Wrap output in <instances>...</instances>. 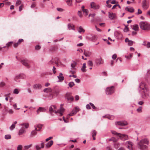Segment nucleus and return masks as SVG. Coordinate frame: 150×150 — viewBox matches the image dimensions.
I'll return each instance as SVG.
<instances>
[{
	"instance_id": "obj_1",
	"label": "nucleus",
	"mask_w": 150,
	"mask_h": 150,
	"mask_svg": "<svg viewBox=\"0 0 150 150\" xmlns=\"http://www.w3.org/2000/svg\"><path fill=\"white\" fill-rule=\"evenodd\" d=\"M149 141L147 139H144L141 140L138 143V146L139 149L141 150H147L148 147L144 145L146 144L148 145Z\"/></svg>"
},
{
	"instance_id": "obj_2",
	"label": "nucleus",
	"mask_w": 150,
	"mask_h": 150,
	"mask_svg": "<svg viewBox=\"0 0 150 150\" xmlns=\"http://www.w3.org/2000/svg\"><path fill=\"white\" fill-rule=\"evenodd\" d=\"M111 132L113 134L118 137L120 139L122 140L125 141L127 140L128 139V136L126 134L117 133L116 131L113 130L111 131Z\"/></svg>"
},
{
	"instance_id": "obj_3",
	"label": "nucleus",
	"mask_w": 150,
	"mask_h": 150,
	"mask_svg": "<svg viewBox=\"0 0 150 150\" xmlns=\"http://www.w3.org/2000/svg\"><path fill=\"white\" fill-rule=\"evenodd\" d=\"M60 91V90L59 89H55L53 91H52V92L50 93L49 98L50 99H51L53 98L56 97L59 94Z\"/></svg>"
},
{
	"instance_id": "obj_4",
	"label": "nucleus",
	"mask_w": 150,
	"mask_h": 150,
	"mask_svg": "<svg viewBox=\"0 0 150 150\" xmlns=\"http://www.w3.org/2000/svg\"><path fill=\"white\" fill-rule=\"evenodd\" d=\"M140 28L143 30H148L149 28V25L146 22H141L139 23Z\"/></svg>"
},
{
	"instance_id": "obj_5",
	"label": "nucleus",
	"mask_w": 150,
	"mask_h": 150,
	"mask_svg": "<svg viewBox=\"0 0 150 150\" xmlns=\"http://www.w3.org/2000/svg\"><path fill=\"white\" fill-rule=\"evenodd\" d=\"M142 92V97L143 98H147L149 96V91L148 88H147L141 91Z\"/></svg>"
},
{
	"instance_id": "obj_6",
	"label": "nucleus",
	"mask_w": 150,
	"mask_h": 150,
	"mask_svg": "<svg viewBox=\"0 0 150 150\" xmlns=\"http://www.w3.org/2000/svg\"><path fill=\"white\" fill-rule=\"evenodd\" d=\"M79 109L77 107L75 108L71 111V112L67 116V117L74 115L79 111Z\"/></svg>"
},
{
	"instance_id": "obj_7",
	"label": "nucleus",
	"mask_w": 150,
	"mask_h": 150,
	"mask_svg": "<svg viewBox=\"0 0 150 150\" xmlns=\"http://www.w3.org/2000/svg\"><path fill=\"white\" fill-rule=\"evenodd\" d=\"M90 6L91 8L95 10L98 9L100 8V6L99 5L96 4L93 2L91 3Z\"/></svg>"
},
{
	"instance_id": "obj_8",
	"label": "nucleus",
	"mask_w": 150,
	"mask_h": 150,
	"mask_svg": "<svg viewBox=\"0 0 150 150\" xmlns=\"http://www.w3.org/2000/svg\"><path fill=\"white\" fill-rule=\"evenodd\" d=\"M65 97L66 99L69 102L72 101L74 100L73 97L71 96V94L70 93H67Z\"/></svg>"
},
{
	"instance_id": "obj_9",
	"label": "nucleus",
	"mask_w": 150,
	"mask_h": 150,
	"mask_svg": "<svg viewBox=\"0 0 150 150\" xmlns=\"http://www.w3.org/2000/svg\"><path fill=\"white\" fill-rule=\"evenodd\" d=\"M114 92V87L112 86L106 89V93L107 94H111Z\"/></svg>"
},
{
	"instance_id": "obj_10",
	"label": "nucleus",
	"mask_w": 150,
	"mask_h": 150,
	"mask_svg": "<svg viewBox=\"0 0 150 150\" xmlns=\"http://www.w3.org/2000/svg\"><path fill=\"white\" fill-rule=\"evenodd\" d=\"M63 104H61L60 105V110H58L56 111H55V113L57 114V113H59L60 114V115L62 116L63 115V112L64 111V108H63Z\"/></svg>"
},
{
	"instance_id": "obj_11",
	"label": "nucleus",
	"mask_w": 150,
	"mask_h": 150,
	"mask_svg": "<svg viewBox=\"0 0 150 150\" xmlns=\"http://www.w3.org/2000/svg\"><path fill=\"white\" fill-rule=\"evenodd\" d=\"M125 145L127 148L129 150H133V143L131 142L127 141L126 142Z\"/></svg>"
},
{
	"instance_id": "obj_12",
	"label": "nucleus",
	"mask_w": 150,
	"mask_h": 150,
	"mask_svg": "<svg viewBox=\"0 0 150 150\" xmlns=\"http://www.w3.org/2000/svg\"><path fill=\"white\" fill-rule=\"evenodd\" d=\"M142 7L145 9H147L149 7V5L146 0H143L142 3Z\"/></svg>"
},
{
	"instance_id": "obj_13",
	"label": "nucleus",
	"mask_w": 150,
	"mask_h": 150,
	"mask_svg": "<svg viewBox=\"0 0 150 150\" xmlns=\"http://www.w3.org/2000/svg\"><path fill=\"white\" fill-rule=\"evenodd\" d=\"M96 63L97 65H99L103 63V61L101 57L96 59L95 60Z\"/></svg>"
},
{
	"instance_id": "obj_14",
	"label": "nucleus",
	"mask_w": 150,
	"mask_h": 150,
	"mask_svg": "<svg viewBox=\"0 0 150 150\" xmlns=\"http://www.w3.org/2000/svg\"><path fill=\"white\" fill-rule=\"evenodd\" d=\"M21 62L22 64L26 67L28 68H29L30 67V66L28 64L29 62L28 60H21Z\"/></svg>"
},
{
	"instance_id": "obj_15",
	"label": "nucleus",
	"mask_w": 150,
	"mask_h": 150,
	"mask_svg": "<svg viewBox=\"0 0 150 150\" xmlns=\"http://www.w3.org/2000/svg\"><path fill=\"white\" fill-rule=\"evenodd\" d=\"M139 87L141 91L144 89L148 88L147 85L144 82H142L140 84Z\"/></svg>"
},
{
	"instance_id": "obj_16",
	"label": "nucleus",
	"mask_w": 150,
	"mask_h": 150,
	"mask_svg": "<svg viewBox=\"0 0 150 150\" xmlns=\"http://www.w3.org/2000/svg\"><path fill=\"white\" fill-rule=\"evenodd\" d=\"M109 18L110 20L115 19L116 17V14L112 12H109Z\"/></svg>"
},
{
	"instance_id": "obj_17",
	"label": "nucleus",
	"mask_w": 150,
	"mask_h": 150,
	"mask_svg": "<svg viewBox=\"0 0 150 150\" xmlns=\"http://www.w3.org/2000/svg\"><path fill=\"white\" fill-rule=\"evenodd\" d=\"M127 124V122L126 121H118L115 122V124L117 125H118L122 126H124Z\"/></svg>"
},
{
	"instance_id": "obj_18",
	"label": "nucleus",
	"mask_w": 150,
	"mask_h": 150,
	"mask_svg": "<svg viewBox=\"0 0 150 150\" xmlns=\"http://www.w3.org/2000/svg\"><path fill=\"white\" fill-rule=\"evenodd\" d=\"M23 41L24 40L23 39H19L17 42L13 44L14 47L15 48H17L18 47V45H20L21 42H23Z\"/></svg>"
},
{
	"instance_id": "obj_19",
	"label": "nucleus",
	"mask_w": 150,
	"mask_h": 150,
	"mask_svg": "<svg viewBox=\"0 0 150 150\" xmlns=\"http://www.w3.org/2000/svg\"><path fill=\"white\" fill-rule=\"evenodd\" d=\"M43 125L38 124L35 125L34 127L35 128V130H37V131H39L42 128V127H43Z\"/></svg>"
},
{
	"instance_id": "obj_20",
	"label": "nucleus",
	"mask_w": 150,
	"mask_h": 150,
	"mask_svg": "<svg viewBox=\"0 0 150 150\" xmlns=\"http://www.w3.org/2000/svg\"><path fill=\"white\" fill-rule=\"evenodd\" d=\"M42 86L40 84H36L33 85V88L35 89H40L42 88Z\"/></svg>"
},
{
	"instance_id": "obj_21",
	"label": "nucleus",
	"mask_w": 150,
	"mask_h": 150,
	"mask_svg": "<svg viewBox=\"0 0 150 150\" xmlns=\"http://www.w3.org/2000/svg\"><path fill=\"white\" fill-rule=\"evenodd\" d=\"M46 109L42 107H39L38 109L37 110V112L38 114H39L40 112H45L46 111Z\"/></svg>"
},
{
	"instance_id": "obj_22",
	"label": "nucleus",
	"mask_w": 150,
	"mask_h": 150,
	"mask_svg": "<svg viewBox=\"0 0 150 150\" xmlns=\"http://www.w3.org/2000/svg\"><path fill=\"white\" fill-rule=\"evenodd\" d=\"M84 54L86 57H89L91 54V52L85 50H84Z\"/></svg>"
},
{
	"instance_id": "obj_23",
	"label": "nucleus",
	"mask_w": 150,
	"mask_h": 150,
	"mask_svg": "<svg viewBox=\"0 0 150 150\" xmlns=\"http://www.w3.org/2000/svg\"><path fill=\"white\" fill-rule=\"evenodd\" d=\"M53 141H50L46 144V147L47 148H49L53 144Z\"/></svg>"
},
{
	"instance_id": "obj_24",
	"label": "nucleus",
	"mask_w": 150,
	"mask_h": 150,
	"mask_svg": "<svg viewBox=\"0 0 150 150\" xmlns=\"http://www.w3.org/2000/svg\"><path fill=\"white\" fill-rule=\"evenodd\" d=\"M125 10L131 13H133L134 11V9L132 7H126Z\"/></svg>"
},
{
	"instance_id": "obj_25",
	"label": "nucleus",
	"mask_w": 150,
	"mask_h": 150,
	"mask_svg": "<svg viewBox=\"0 0 150 150\" xmlns=\"http://www.w3.org/2000/svg\"><path fill=\"white\" fill-rule=\"evenodd\" d=\"M97 134V132L95 130H93L92 132V135L93 140L96 139L95 136Z\"/></svg>"
},
{
	"instance_id": "obj_26",
	"label": "nucleus",
	"mask_w": 150,
	"mask_h": 150,
	"mask_svg": "<svg viewBox=\"0 0 150 150\" xmlns=\"http://www.w3.org/2000/svg\"><path fill=\"white\" fill-rule=\"evenodd\" d=\"M57 77L60 81H62L64 80V77L62 73H60L59 76Z\"/></svg>"
},
{
	"instance_id": "obj_27",
	"label": "nucleus",
	"mask_w": 150,
	"mask_h": 150,
	"mask_svg": "<svg viewBox=\"0 0 150 150\" xmlns=\"http://www.w3.org/2000/svg\"><path fill=\"white\" fill-rule=\"evenodd\" d=\"M78 32L79 33H83L85 32V30L81 26H80L79 27L78 29Z\"/></svg>"
},
{
	"instance_id": "obj_28",
	"label": "nucleus",
	"mask_w": 150,
	"mask_h": 150,
	"mask_svg": "<svg viewBox=\"0 0 150 150\" xmlns=\"http://www.w3.org/2000/svg\"><path fill=\"white\" fill-rule=\"evenodd\" d=\"M81 9L83 13H85L86 15H88V11L87 9L84 8V6H83L81 7Z\"/></svg>"
},
{
	"instance_id": "obj_29",
	"label": "nucleus",
	"mask_w": 150,
	"mask_h": 150,
	"mask_svg": "<svg viewBox=\"0 0 150 150\" xmlns=\"http://www.w3.org/2000/svg\"><path fill=\"white\" fill-rule=\"evenodd\" d=\"M43 91L47 93H51L52 92V90L51 88H48L44 89Z\"/></svg>"
},
{
	"instance_id": "obj_30",
	"label": "nucleus",
	"mask_w": 150,
	"mask_h": 150,
	"mask_svg": "<svg viewBox=\"0 0 150 150\" xmlns=\"http://www.w3.org/2000/svg\"><path fill=\"white\" fill-rule=\"evenodd\" d=\"M17 122L16 121H15L13 124L10 127V129L11 130H13L14 128H15V125L17 123Z\"/></svg>"
},
{
	"instance_id": "obj_31",
	"label": "nucleus",
	"mask_w": 150,
	"mask_h": 150,
	"mask_svg": "<svg viewBox=\"0 0 150 150\" xmlns=\"http://www.w3.org/2000/svg\"><path fill=\"white\" fill-rule=\"evenodd\" d=\"M68 28L69 30L71 29L74 30V26L73 24H69L68 25Z\"/></svg>"
},
{
	"instance_id": "obj_32",
	"label": "nucleus",
	"mask_w": 150,
	"mask_h": 150,
	"mask_svg": "<svg viewBox=\"0 0 150 150\" xmlns=\"http://www.w3.org/2000/svg\"><path fill=\"white\" fill-rule=\"evenodd\" d=\"M21 79L20 76L19 74H18L14 78V80L16 81H19V80Z\"/></svg>"
},
{
	"instance_id": "obj_33",
	"label": "nucleus",
	"mask_w": 150,
	"mask_h": 150,
	"mask_svg": "<svg viewBox=\"0 0 150 150\" xmlns=\"http://www.w3.org/2000/svg\"><path fill=\"white\" fill-rule=\"evenodd\" d=\"M13 42H9L6 44V46L4 47L3 48H5L6 47L8 48L9 47H10L13 44Z\"/></svg>"
},
{
	"instance_id": "obj_34",
	"label": "nucleus",
	"mask_w": 150,
	"mask_h": 150,
	"mask_svg": "<svg viewBox=\"0 0 150 150\" xmlns=\"http://www.w3.org/2000/svg\"><path fill=\"white\" fill-rule=\"evenodd\" d=\"M86 68V63H84L83 64V66L82 68H81V70L82 71L85 72H86V69H85Z\"/></svg>"
},
{
	"instance_id": "obj_35",
	"label": "nucleus",
	"mask_w": 150,
	"mask_h": 150,
	"mask_svg": "<svg viewBox=\"0 0 150 150\" xmlns=\"http://www.w3.org/2000/svg\"><path fill=\"white\" fill-rule=\"evenodd\" d=\"M132 29L135 31L138 30H139L138 25H133Z\"/></svg>"
},
{
	"instance_id": "obj_36",
	"label": "nucleus",
	"mask_w": 150,
	"mask_h": 150,
	"mask_svg": "<svg viewBox=\"0 0 150 150\" xmlns=\"http://www.w3.org/2000/svg\"><path fill=\"white\" fill-rule=\"evenodd\" d=\"M24 129L23 127H22L19 130V134L20 135L24 133Z\"/></svg>"
},
{
	"instance_id": "obj_37",
	"label": "nucleus",
	"mask_w": 150,
	"mask_h": 150,
	"mask_svg": "<svg viewBox=\"0 0 150 150\" xmlns=\"http://www.w3.org/2000/svg\"><path fill=\"white\" fill-rule=\"evenodd\" d=\"M142 106L139 107L136 110L138 113H141L142 112Z\"/></svg>"
},
{
	"instance_id": "obj_38",
	"label": "nucleus",
	"mask_w": 150,
	"mask_h": 150,
	"mask_svg": "<svg viewBox=\"0 0 150 150\" xmlns=\"http://www.w3.org/2000/svg\"><path fill=\"white\" fill-rule=\"evenodd\" d=\"M36 131H37V130H36L35 129V130L33 131L31 133V135L32 136H34L37 133V132Z\"/></svg>"
},
{
	"instance_id": "obj_39",
	"label": "nucleus",
	"mask_w": 150,
	"mask_h": 150,
	"mask_svg": "<svg viewBox=\"0 0 150 150\" xmlns=\"http://www.w3.org/2000/svg\"><path fill=\"white\" fill-rule=\"evenodd\" d=\"M111 1V0H108L106 1L107 6L108 8H110L111 7V5L109 4V3Z\"/></svg>"
},
{
	"instance_id": "obj_40",
	"label": "nucleus",
	"mask_w": 150,
	"mask_h": 150,
	"mask_svg": "<svg viewBox=\"0 0 150 150\" xmlns=\"http://www.w3.org/2000/svg\"><path fill=\"white\" fill-rule=\"evenodd\" d=\"M49 111L50 113H52L53 112H54L55 110H54L52 106H51L49 108Z\"/></svg>"
},
{
	"instance_id": "obj_41",
	"label": "nucleus",
	"mask_w": 150,
	"mask_h": 150,
	"mask_svg": "<svg viewBox=\"0 0 150 150\" xmlns=\"http://www.w3.org/2000/svg\"><path fill=\"white\" fill-rule=\"evenodd\" d=\"M67 2L69 6H71L72 4V0H67Z\"/></svg>"
},
{
	"instance_id": "obj_42",
	"label": "nucleus",
	"mask_w": 150,
	"mask_h": 150,
	"mask_svg": "<svg viewBox=\"0 0 150 150\" xmlns=\"http://www.w3.org/2000/svg\"><path fill=\"white\" fill-rule=\"evenodd\" d=\"M109 141H112L114 142H116L117 141V139L114 137H112L109 139Z\"/></svg>"
},
{
	"instance_id": "obj_43",
	"label": "nucleus",
	"mask_w": 150,
	"mask_h": 150,
	"mask_svg": "<svg viewBox=\"0 0 150 150\" xmlns=\"http://www.w3.org/2000/svg\"><path fill=\"white\" fill-rule=\"evenodd\" d=\"M120 146V144L119 143L116 142L114 144V146L115 148H118Z\"/></svg>"
},
{
	"instance_id": "obj_44",
	"label": "nucleus",
	"mask_w": 150,
	"mask_h": 150,
	"mask_svg": "<svg viewBox=\"0 0 150 150\" xmlns=\"http://www.w3.org/2000/svg\"><path fill=\"white\" fill-rule=\"evenodd\" d=\"M74 83L73 82H70L68 84V85L70 87H72L73 86H74Z\"/></svg>"
},
{
	"instance_id": "obj_45",
	"label": "nucleus",
	"mask_w": 150,
	"mask_h": 150,
	"mask_svg": "<svg viewBox=\"0 0 150 150\" xmlns=\"http://www.w3.org/2000/svg\"><path fill=\"white\" fill-rule=\"evenodd\" d=\"M20 77L21 79H25L26 78V76L25 75L23 74H19Z\"/></svg>"
},
{
	"instance_id": "obj_46",
	"label": "nucleus",
	"mask_w": 150,
	"mask_h": 150,
	"mask_svg": "<svg viewBox=\"0 0 150 150\" xmlns=\"http://www.w3.org/2000/svg\"><path fill=\"white\" fill-rule=\"evenodd\" d=\"M19 93L18 90L17 88L15 89L13 91V93L16 94H18Z\"/></svg>"
},
{
	"instance_id": "obj_47",
	"label": "nucleus",
	"mask_w": 150,
	"mask_h": 150,
	"mask_svg": "<svg viewBox=\"0 0 150 150\" xmlns=\"http://www.w3.org/2000/svg\"><path fill=\"white\" fill-rule=\"evenodd\" d=\"M88 64L89 66L91 67H92L93 66L92 62L91 61H89L88 62Z\"/></svg>"
},
{
	"instance_id": "obj_48",
	"label": "nucleus",
	"mask_w": 150,
	"mask_h": 150,
	"mask_svg": "<svg viewBox=\"0 0 150 150\" xmlns=\"http://www.w3.org/2000/svg\"><path fill=\"white\" fill-rule=\"evenodd\" d=\"M5 138L7 139H9L11 138V136L10 135H6L5 136Z\"/></svg>"
},
{
	"instance_id": "obj_49",
	"label": "nucleus",
	"mask_w": 150,
	"mask_h": 150,
	"mask_svg": "<svg viewBox=\"0 0 150 150\" xmlns=\"http://www.w3.org/2000/svg\"><path fill=\"white\" fill-rule=\"evenodd\" d=\"M78 14L80 18H81L82 17V12L81 11H79L78 12Z\"/></svg>"
},
{
	"instance_id": "obj_50",
	"label": "nucleus",
	"mask_w": 150,
	"mask_h": 150,
	"mask_svg": "<svg viewBox=\"0 0 150 150\" xmlns=\"http://www.w3.org/2000/svg\"><path fill=\"white\" fill-rule=\"evenodd\" d=\"M21 2L20 0H18L16 4V6H18V5H19L21 4Z\"/></svg>"
},
{
	"instance_id": "obj_51",
	"label": "nucleus",
	"mask_w": 150,
	"mask_h": 150,
	"mask_svg": "<svg viewBox=\"0 0 150 150\" xmlns=\"http://www.w3.org/2000/svg\"><path fill=\"white\" fill-rule=\"evenodd\" d=\"M32 146V144H31L29 145L25 146H24V148L25 149H28V148H30V147H31Z\"/></svg>"
},
{
	"instance_id": "obj_52",
	"label": "nucleus",
	"mask_w": 150,
	"mask_h": 150,
	"mask_svg": "<svg viewBox=\"0 0 150 150\" xmlns=\"http://www.w3.org/2000/svg\"><path fill=\"white\" fill-rule=\"evenodd\" d=\"M89 104H90V105L92 107L93 109L95 110L96 109V107L94 106L93 104L91 103H90Z\"/></svg>"
},
{
	"instance_id": "obj_53",
	"label": "nucleus",
	"mask_w": 150,
	"mask_h": 150,
	"mask_svg": "<svg viewBox=\"0 0 150 150\" xmlns=\"http://www.w3.org/2000/svg\"><path fill=\"white\" fill-rule=\"evenodd\" d=\"M107 117L108 119L111 120H113L114 118V117L113 116H107Z\"/></svg>"
},
{
	"instance_id": "obj_54",
	"label": "nucleus",
	"mask_w": 150,
	"mask_h": 150,
	"mask_svg": "<svg viewBox=\"0 0 150 150\" xmlns=\"http://www.w3.org/2000/svg\"><path fill=\"white\" fill-rule=\"evenodd\" d=\"M24 125L25 126V127L26 128H27L29 126V124L28 123H25V124H23L22 125Z\"/></svg>"
},
{
	"instance_id": "obj_55",
	"label": "nucleus",
	"mask_w": 150,
	"mask_h": 150,
	"mask_svg": "<svg viewBox=\"0 0 150 150\" xmlns=\"http://www.w3.org/2000/svg\"><path fill=\"white\" fill-rule=\"evenodd\" d=\"M133 44V42L132 40H130L128 42V45L130 46H131Z\"/></svg>"
},
{
	"instance_id": "obj_56",
	"label": "nucleus",
	"mask_w": 150,
	"mask_h": 150,
	"mask_svg": "<svg viewBox=\"0 0 150 150\" xmlns=\"http://www.w3.org/2000/svg\"><path fill=\"white\" fill-rule=\"evenodd\" d=\"M22 146L21 145H19L17 147V150H22Z\"/></svg>"
},
{
	"instance_id": "obj_57",
	"label": "nucleus",
	"mask_w": 150,
	"mask_h": 150,
	"mask_svg": "<svg viewBox=\"0 0 150 150\" xmlns=\"http://www.w3.org/2000/svg\"><path fill=\"white\" fill-rule=\"evenodd\" d=\"M57 9L58 11L60 12H62L64 11V10L61 8H57Z\"/></svg>"
},
{
	"instance_id": "obj_58",
	"label": "nucleus",
	"mask_w": 150,
	"mask_h": 150,
	"mask_svg": "<svg viewBox=\"0 0 150 150\" xmlns=\"http://www.w3.org/2000/svg\"><path fill=\"white\" fill-rule=\"evenodd\" d=\"M5 85V83L4 82H2L0 83V86L2 87H3Z\"/></svg>"
},
{
	"instance_id": "obj_59",
	"label": "nucleus",
	"mask_w": 150,
	"mask_h": 150,
	"mask_svg": "<svg viewBox=\"0 0 150 150\" xmlns=\"http://www.w3.org/2000/svg\"><path fill=\"white\" fill-rule=\"evenodd\" d=\"M117 57V54H115L112 56V58L113 59H115Z\"/></svg>"
},
{
	"instance_id": "obj_60",
	"label": "nucleus",
	"mask_w": 150,
	"mask_h": 150,
	"mask_svg": "<svg viewBox=\"0 0 150 150\" xmlns=\"http://www.w3.org/2000/svg\"><path fill=\"white\" fill-rule=\"evenodd\" d=\"M129 30V28L127 27V26H125L124 29V31L125 32H127Z\"/></svg>"
},
{
	"instance_id": "obj_61",
	"label": "nucleus",
	"mask_w": 150,
	"mask_h": 150,
	"mask_svg": "<svg viewBox=\"0 0 150 150\" xmlns=\"http://www.w3.org/2000/svg\"><path fill=\"white\" fill-rule=\"evenodd\" d=\"M40 46L39 45H37L35 47V49L36 50H39L40 48Z\"/></svg>"
},
{
	"instance_id": "obj_62",
	"label": "nucleus",
	"mask_w": 150,
	"mask_h": 150,
	"mask_svg": "<svg viewBox=\"0 0 150 150\" xmlns=\"http://www.w3.org/2000/svg\"><path fill=\"white\" fill-rule=\"evenodd\" d=\"M111 3L112 4H118V2H116V1L115 0H113L111 2Z\"/></svg>"
},
{
	"instance_id": "obj_63",
	"label": "nucleus",
	"mask_w": 150,
	"mask_h": 150,
	"mask_svg": "<svg viewBox=\"0 0 150 150\" xmlns=\"http://www.w3.org/2000/svg\"><path fill=\"white\" fill-rule=\"evenodd\" d=\"M90 104H87L86 106V108L87 109H91V107Z\"/></svg>"
},
{
	"instance_id": "obj_64",
	"label": "nucleus",
	"mask_w": 150,
	"mask_h": 150,
	"mask_svg": "<svg viewBox=\"0 0 150 150\" xmlns=\"http://www.w3.org/2000/svg\"><path fill=\"white\" fill-rule=\"evenodd\" d=\"M146 46L148 48L150 47V42H147V43Z\"/></svg>"
}]
</instances>
